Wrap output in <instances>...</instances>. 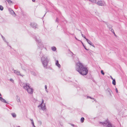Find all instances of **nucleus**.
Masks as SVG:
<instances>
[{
	"label": "nucleus",
	"mask_w": 127,
	"mask_h": 127,
	"mask_svg": "<svg viewBox=\"0 0 127 127\" xmlns=\"http://www.w3.org/2000/svg\"><path fill=\"white\" fill-rule=\"evenodd\" d=\"M76 69L80 74L83 75H86L88 72L87 68L84 67L80 62L76 64Z\"/></svg>",
	"instance_id": "nucleus-1"
},
{
	"label": "nucleus",
	"mask_w": 127,
	"mask_h": 127,
	"mask_svg": "<svg viewBox=\"0 0 127 127\" xmlns=\"http://www.w3.org/2000/svg\"><path fill=\"white\" fill-rule=\"evenodd\" d=\"M49 60V57L45 55H43L41 58V61L43 66L45 68H47V64Z\"/></svg>",
	"instance_id": "nucleus-2"
},
{
	"label": "nucleus",
	"mask_w": 127,
	"mask_h": 127,
	"mask_svg": "<svg viewBox=\"0 0 127 127\" xmlns=\"http://www.w3.org/2000/svg\"><path fill=\"white\" fill-rule=\"evenodd\" d=\"M30 84L28 83H26L25 86H24V89H25L28 93L32 94L33 92V90L29 86Z\"/></svg>",
	"instance_id": "nucleus-3"
},
{
	"label": "nucleus",
	"mask_w": 127,
	"mask_h": 127,
	"mask_svg": "<svg viewBox=\"0 0 127 127\" xmlns=\"http://www.w3.org/2000/svg\"><path fill=\"white\" fill-rule=\"evenodd\" d=\"M34 39L37 43V45L41 49L43 47V45L41 42V41L39 37L35 36L34 37Z\"/></svg>",
	"instance_id": "nucleus-4"
},
{
	"label": "nucleus",
	"mask_w": 127,
	"mask_h": 127,
	"mask_svg": "<svg viewBox=\"0 0 127 127\" xmlns=\"http://www.w3.org/2000/svg\"><path fill=\"white\" fill-rule=\"evenodd\" d=\"M102 124L104 127H115L114 126H112L111 124L108 120L105 121L103 123H100Z\"/></svg>",
	"instance_id": "nucleus-5"
},
{
	"label": "nucleus",
	"mask_w": 127,
	"mask_h": 127,
	"mask_svg": "<svg viewBox=\"0 0 127 127\" xmlns=\"http://www.w3.org/2000/svg\"><path fill=\"white\" fill-rule=\"evenodd\" d=\"M44 100L43 99L42 100V102L41 104L39 105L38 107L40 109H42L43 111L45 110L46 108L45 105V103H44Z\"/></svg>",
	"instance_id": "nucleus-6"
},
{
	"label": "nucleus",
	"mask_w": 127,
	"mask_h": 127,
	"mask_svg": "<svg viewBox=\"0 0 127 127\" xmlns=\"http://www.w3.org/2000/svg\"><path fill=\"white\" fill-rule=\"evenodd\" d=\"M96 3L99 5L101 6L105 5V2L101 0L99 1Z\"/></svg>",
	"instance_id": "nucleus-7"
},
{
	"label": "nucleus",
	"mask_w": 127,
	"mask_h": 127,
	"mask_svg": "<svg viewBox=\"0 0 127 127\" xmlns=\"http://www.w3.org/2000/svg\"><path fill=\"white\" fill-rule=\"evenodd\" d=\"M30 25L33 28H37L38 26L34 22H33L31 23Z\"/></svg>",
	"instance_id": "nucleus-8"
},
{
	"label": "nucleus",
	"mask_w": 127,
	"mask_h": 127,
	"mask_svg": "<svg viewBox=\"0 0 127 127\" xmlns=\"http://www.w3.org/2000/svg\"><path fill=\"white\" fill-rule=\"evenodd\" d=\"M14 73L16 74L17 75H20L21 76H22V77L23 76V75H22L21 73H20V72L17 70H14Z\"/></svg>",
	"instance_id": "nucleus-9"
},
{
	"label": "nucleus",
	"mask_w": 127,
	"mask_h": 127,
	"mask_svg": "<svg viewBox=\"0 0 127 127\" xmlns=\"http://www.w3.org/2000/svg\"><path fill=\"white\" fill-rule=\"evenodd\" d=\"M9 10L10 13L14 16H15L16 15L14 12L11 9L9 8Z\"/></svg>",
	"instance_id": "nucleus-10"
},
{
	"label": "nucleus",
	"mask_w": 127,
	"mask_h": 127,
	"mask_svg": "<svg viewBox=\"0 0 127 127\" xmlns=\"http://www.w3.org/2000/svg\"><path fill=\"white\" fill-rule=\"evenodd\" d=\"M0 100L3 102L7 104H8V102H7L5 100L0 96Z\"/></svg>",
	"instance_id": "nucleus-11"
},
{
	"label": "nucleus",
	"mask_w": 127,
	"mask_h": 127,
	"mask_svg": "<svg viewBox=\"0 0 127 127\" xmlns=\"http://www.w3.org/2000/svg\"><path fill=\"white\" fill-rule=\"evenodd\" d=\"M86 40L87 41V42L90 45L92 46L95 47L94 46V45L93 44H92V42L89 39H86Z\"/></svg>",
	"instance_id": "nucleus-12"
},
{
	"label": "nucleus",
	"mask_w": 127,
	"mask_h": 127,
	"mask_svg": "<svg viewBox=\"0 0 127 127\" xmlns=\"http://www.w3.org/2000/svg\"><path fill=\"white\" fill-rule=\"evenodd\" d=\"M56 65L58 66L59 68H60L61 67V65L59 63V61L58 60H57L56 62Z\"/></svg>",
	"instance_id": "nucleus-13"
},
{
	"label": "nucleus",
	"mask_w": 127,
	"mask_h": 127,
	"mask_svg": "<svg viewBox=\"0 0 127 127\" xmlns=\"http://www.w3.org/2000/svg\"><path fill=\"white\" fill-rule=\"evenodd\" d=\"M107 91L109 93L110 95H111V92H112L111 90L109 88L107 89Z\"/></svg>",
	"instance_id": "nucleus-14"
},
{
	"label": "nucleus",
	"mask_w": 127,
	"mask_h": 127,
	"mask_svg": "<svg viewBox=\"0 0 127 127\" xmlns=\"http://www.w3.org/2000/svg\"><path fill=\"white\" fill-rule=\"evenodd\" d=\"M19 83L20 85L22 87L24 88V83L21 82V81L19 82Z\"/></svg>",
	"instance_id": "nucleus-15"
},
{
	"label": "nucleus",
	"mask_w": 127,
	"mask_h": 127,
	"mask_svg": "<svg viewBox=\"0 0 127 127\" xmlns=\"http://www.w3.org/2000/svg\"><path fill=\"white\" fill-rule=\"evenodd\" d=\"M16 99L18 102L20 101V98L18 95L16 96Z\"/></svg>",
	"instance_id": "nucleus-16"
},
{
	"label": "nucleus",
	"mask_w": 127,
	"mask_h": 127,
	"mask_svg": "<svg viewBox=\"0 0 127 127\" xmlns=\"http://www.w3.org/2000/svg\"><path fill=\"white\" fill-rule=\"evenodd\" d=\"M11 114L12 116L14 118H16V114L14 113H12Z\"/></svg>",
	"instance_id": "nucleus-17"
},
{
	"label": "nucleus",
	"mask_w": 127,
	"mask_h": 127,
	"mask_svg": "<svg viewBox=\"0 0 127 127\" xmlns=\"http://www.w3.org/2000/svg\"><path fill=\"white\" fill-rule=\"evenodd\" d=\"M2 39H3L4 41L6 43L7 46H10V45H9V44H8V42L7 41H6V39H5V38H3Z\"/></svg>",
	"instance_id": "nucleus-18"
},
{
	"label": "nucleus",
	"mask_w": 127,
	"mask_h": 127,
	"mask_svg": "<svg viewBox=\"0 0 127 127\" xmlns=\"http://www.w3.org/2000/svg\"><path fill=\"white\" fill-rule=\"evenodd\" d=\"M107 25L108 27L109 28V30H110V29L112 28V26L111 25L109 24H107Z\"/></svg>",
	"instance_id": "nucleus-19"
},
{
	"label": "nucleus",
	"mask_w": 127,
	"mask_h": 127,
	"mask_svg": "<svg viewBox=\"0 0 127 127\" xmlns=\"http://www.w3.org/2000/svg\"><path fill=\"white\" fill-rule=\"evenodd\" d=\"M92 3H96V0H89Z\"/></svg>",
	"instance_id": "nucleus-20"
},
{
	"label": "nucleus",
	"mask_w": 127,
	"mask_h": 127,
	"mask_svg": "<svg viewBox=\"0 0 127 127\" xmlns=\"http://www.w3.org/2000/svg\"><path fill=\"white\" fill-rule=\"evenodd\" d=\"M112 84L114 85H116V81L115 79L113 80L112 81Z\"/></svg>",
	"instance_id": "nucleus-21"
},
{
	"label": "nucleus",
	"mask_w": 127,
	"mask_h": 127,
	"mask_svg": "<svg viewBox=\"0 0 127 127\" xmlns=\"http://www.w3.org/2000/svg\"><path fill=\"white\" fill-rule=\"evenodd\" d=\"M84 118L83 117H82L81 119V123H83L84 122Z\"/></svg>",
	"instance_id": "nucleus-22"
},
{
	"label": "nucleus",
	"mask_w": 127,
	"mask_h": 127,
	"mask_svg": "<svg viewBox=\"0 0 127 127\" xmlns=\"http://www.w3.org/2000/svg\"><path fill=\"white\" fill-rule=\"evenodd\" d=\"M52 49L53 51H55L56 50V48L55 47H52Z\"/></svg>",
	"instance_id": "nucleus-23"
},
{
	"label": "nucleus",
	"mask_w": 127,
	"mask_h": 127,
	"mask_svg": "<svg viewBox=\"0 0 127 127\" xmlns=\"http://www.w3.org/2000/svg\"><path fill=\"white\" fill-rule=\"evenodd\" d=\"M3 9V7L2 5H0V10H1L2 11Z\"/></svg>",
	"instance_id": "nucleus-24"
},
{
	"label": "nucleus",
	"mask_w": 127,
	"mask_h": 127,
	"mask_svg": "<svg viewBox=\"0 0 127 127\" xmlns=\"http://www.w3.org/2000/svg\"><path fill=\"white\" fill-rule=\"evenodd\" d=\"M30 120H31V121L32 124V125L33 126H34V123L33 121V119H30Z\"/></svg>",
	"instance_id": "nucleus-25"
},
{
	"label": "nucleus",
	"mask_w": 127,
	"mask_h": 127,
	"mask_svg": "<svg viewBox=\"0 0 127 127\" xmlns=\"http://www.w3.org/2000/svg\"><path fill=\"white\" fill-rule=\"evenodd\" d=\"M112 33H113L114 34H115V33L114 32V30L112 29V28L110 29V30H109Z\"/></svg>",
	"instance_id": "nucleus-26"
},
{
	"label": "nucleus",
	"mask_w": 127,
	"mask_h": 127,
	"mask_svg": "<svg viewBox=\"0 0 127 127\" xmlns=\"http://www.w3.org/2000/svg\"><path fill=\"white\" fill-rule=\"evenodd\" d=\"M45 90H46V91L48 93V91H47V85H45Z\"/></svg>",
	"instance_id": "nucleus-27"
},
{
	"label": "nucleus",
	"mask_w": 127,
	"mask_h": 127,
	"mask_svg": "<svg viewBox=\"0 0 127 127\" xmlns=\"http://www.w3.org/2000/svg\"><path fill=\"white\" fill-rule=\"evenodd\" d=\"M38 123L40 125H41L42 124V122L41 121H38Z\"/></svg>",
	"instance_id": "nucleus-28"
},
{
	"label": "nucleus",
	"mask_w": 127,
	"mask_h": 127,
	"mask_svg": "<svg viewBox=\"0 0 127 127\" xmlns=\"http://www.w3.org/2000/svg\"><path fill=\"white\" fill-rule=\"evenodd\" d=\"M9 4H11L12 2L10 0H6Z\"/></svg>",
	"instance_id": "nucleus-29"
},
{
	"label": "nucleus",
	"mask_w": 127,
	"mask_h": 127,
	"mask_svg": "<svg viewBox=\"0 0 127 127\" xmlns=\"http://www.w3.org/2000/svg\"><path fill=\"white\" fill-rule=\"evenodd\" d=\"M31 73L33 75H36L35 73L34 72L31 71Z\"/></svg>",
	"instance_id": "nucleus-30"
},
{
	"label": "nucleus",
	"mask_w": 127,
	"mask_h": 127,
	"mask_svg": "<svg viewBox=\"0 0 127 127\" xmlns=\"http://www.w3.org/2000/svg\"><path fill=\"white\" fill-rule=\"evenodd\" d=\"M87 98H91V99H94V98H92V97H90V96H87Z\"/></svg>",
	"instance_id": "nucleus-31"
},
{
	"label": "nucleus",
	"mask_w": 127,
	"mask_h": 127,
	"mask_svg": "<svg viewBox=\"0 0 127 127\" xmlns=\"http://www.w3.org/2000/svg\"><path fill=\"white\" fill-rule=\"evenodd\" d=\"M101 73L103 75H104V73L103 72V71L102 70H101Z\"/></svg>",
	"instance_id": "nucleus-32"
},
{
	"label": "nucleus",
	"mask_w": 127,
	"mask_h": 127,
	"mask_svg": "<svg viewBox=\"0 0 127 127\" xmlns=\"http://www.w3.org/2000/svg\"><path fill=\"white\" fill-rule=\"evenodd\" d=\"M10 80L12 83H13L14 82V81L12 79H10Z\"/></svg>",
	"instance_id": "nucleus-33"
},
{
	"label": "nucleus",
	"mask_w": 127,
	"mask_h": 127,
	"mask_svg": "<svg viewBox=\"0 0 127 127\" xmlns=\"http://www.w3.org/2000/svg\"><path fill=\"white\" fill-rule=\"evenodd\" d=\"M82 37L86 39L87 38H86L85 36L84 35L82 34Z\"/></svg>",
	"instance_id": "nucleus-34"
},
{
	"label": "nucleus",
	"mask_w": 127,
	"mask_h": 127,
	"mask_svg": "<svg viewBox=\"0 0 127 127\" xmlns=\"http://www.w3.org/2000/svg\"><path fill=\"white\" fill-rule=\"evenodd\" d=\"M116 93H118V91L117 89V88H116Z\"/></svg>",
	"instance_id": "nucleus-35"
},
{
	"label": "nucleus",
	"mask_w": 127,
	"mask_h": 127,
	"mask_svg": "<svg viewBox=\"0 0 127 127\" xmlns=\"http://www.w3.org/2000/svg\"><path fill=\"white\" fill-rule=\"evenodd\" d=\"M58 19L57 18H56V22H58Z\"/></svg>",
	"instance_id": "nucleus-36"
},
{
	"label": "nucleus",
	"mask_w": 127,
	"mask_h": 127,
	"mask_svg": "<svg viewBox=\"0 0 127 127\" xmlns=\"http://www.w3.org/2000/svg\"><path fill=\"white\" fill-rule=\"evenodd\" d=\"M83 46H84V48L86 50H88V49H87L85 47V46H84V45H83Z\"/></svg>",
	"instance_id": "nucleus-37"
},
{
	"label": "nucleus",
	"mask_w": 127,
	"mask_h": 127,
	"mask_svg": "<svg viewBox=\"0 0 127 127\" xmlns=\"http://www.w3.org/2000/svg\"><path fill=\"white\" fill-rule=\"evenodd\" d=\"M1 35V37L2 39H3L4 38L2 35Z\"/></svg>",
	"instance_id": "nucleus-38"
},
{
	"label": "nucleus",
	"mask_w": 127,
	"mask_h": 127,
	"mask_svg": "<svg viewBox=\"0 0 127 127\" xmlns=\"http://www.w3.org/2000/svg\"><path fill=\"white\" fill-rule=\"evenodd\" d=\"M110 77H111V78L112 79V80H113L114 79H113V78L111 76H110Z\"/></svg>",
	"instance_id": "nucleus-39"
},
{
	"label": "nucleus",
	"mask_w": 127,
	"mask_h": 127,
	"mask_svg": "<svg viewBox=\"0 0 127 127\" xmlns=\"http://www.w3.org/2000/svg\"><path fill=\"white\" fill-rule=\"evenodd\" d=\"M71 126H72L73 127H74V125L73 124H71Z\"/></svg>",
	"instance_id": "nucleus-40"
},
{
	"label": "nucleus",
	"mask_w": 127,
	"mask_h": 127,
	"mask_svg": "<svg viewBox=\"0 0 127 127\" xmlns=\"http://www.w3.org/2000/svg\"><path fill=\"white\" fill-rule=\"evenodd\" d=\"M75 38L76 40H78V39H77V38H76V37H75Z\"/></svg>",
	"instance_id": "nucleus-41"
},
{
	"label": "nucleus",
	"mask_w": 127,
	"mask_h": 127,
	"mask_svg": "<svg viewBox=\"0 0 127 127\" xmlns=\"http://www.w3.org/2000/svg\"><path fill=\"white\" fill-rule=\"evenodd\" d=\"M32 0L33 2H34L35 1V0Z\"/></svg>",
	"instance_id": "nucleus-42"
},
{
	"label": "nucleus",
	"mask_w": 127,
	"mask_h": 127,
	"mask_svg": "<svg viewBox=\"0 0 127 127\" xmlns=\"http://www.w3.org/2000/svg\"><path fill=\"white\" fill-rule=\"evenodd\" d=\"M0 96H2L0 94Z\"/></svg>",
	"instance_id": "nucleus-43"
},
{
	"label": "nucleus",
	"mask_w": 127,
	"mask_h": 127,
	"mask_svg": "<svg viewBox=\"0 0 127 127\" xmlns=\"http://www.w3.org/2000/svg\"><path fill=\"white\" fill-rule=\"evenodd\" d=\"M33 127H35V126H33Z\"/></svg>",
	"instance_id": "nucleus-44"
},
{
	"label": "nucleus",
	"mask_w": 127,
	"mask_h": 127,
	"mask_svg": "<svg viewBox=\"0 0 127 127\" xmlns=\"http://www.w3.org/2000/svg\"><path fill=\"white\" fill-rule=\"evenodd\" d=\"M114 34V35H115V36H116V34Z\"/></svg>",
	"instance_id": "nucleus-45"
},
{
	"label": "nucleus",
	"mask_w": 127,
	"mask_h": 127,
	"mask_svg": "<svg viewBox=\"0 0 127 127\" xmlns=\"http://www.w3.org/2000/svg\"><path fill=\"white\" fill-rule=\"evenodd\" d=\"M81 33L82 34V32H81Z\"/></svg>",
	"instance_id": "nucleus-46"
}]
</instances>
